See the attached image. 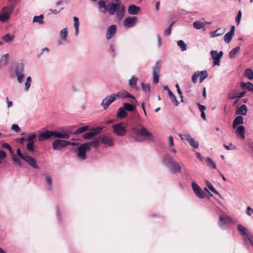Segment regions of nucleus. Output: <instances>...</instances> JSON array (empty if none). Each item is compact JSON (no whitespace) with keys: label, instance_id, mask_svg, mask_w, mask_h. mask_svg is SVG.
Masks as SVG:
<instances>
[{"label":"nucleus","instance_id":"1","mask_svg":"<svg viewBox=\"0 0 253 253\" xmlns=\"http://www.w3.org/2000/svg\"><path fill=\"white\" fill-rule=\"evenodd\" d=\"M131 135L135 141H141L142 137L151 141L154 140V136L145 129V127H142L141 130L138 129V127H132Z\"/></svg>","mask_w":253,"mask_h":253},{"label":"nucleus","instance_id":"2","mask_svg":"<svg viewBox=\"0 0 253 253\" xmlns=\"http://www.w3.org/2000/svg\"><path fill=\"white\" fill-rule=\"evenodd\" d=\"M14 5L10 4L3 7L0 11V22L6 23L9 20L14 10Z\"/></svg>","mask_w":253,"mask_h":253},{"label":"nucleus","instance_id":"3","mask_svg":"<svg viewBox=\"0 0 253 253\" xmlns=\"http://www.w3.org/2000/svg\"><path fill=\"white\" fill-rule=\"evenodd\" d=\"M52 148L54 150H60L68 145H76V143L71 142L69 141L57 139L52 142Z\"/></svg>","mask_w":253,"mask_h":253},{"label":"nucleus","instance_id":"4","mask_svg":"<svg viewBox=\"0 0 253 253\" xmlns=\"http://www.w3.org/2000/svg\"><path fill=\"white\" fill-rule=\"evenodd\" d=\"M24 70V65L22 63H18L15 68V75L19 84L23 82L25 78Z\"/></svg>","mask_w":253,"mask_h":253},{"label":"nucleus","instance_id":"5","mask_svg":"<svg viewBox=\"0 0 253 253\" xmlns=\"http://www.w3.org/2000/svg\"><path fill=\"white\" fill-rule=\"evenodd\" d=\"M88 145V143H84L78 147L77 156L81 160H84L86 159L85 153L90 151Z\"/></svg>","mask_w":253,"mask_h":253},{"label":"nucleus","instance_id":"6","mask_svg":"<svg viewBox=\"0 0 253 253\" xmlns=\"http://www.w3.org/2000/svg\"><path fill=\"white\" fill-rule=\"evenodd\" d=\"M161 61L158 60L156 63L153 70V82L155 84H157L159 81V76L161 67Z\"/></svg>","mask_w":253,"mask_h":253},{"label":"nucleus","instance_id":"7","mask_svg":"<svg viewBox=\"0 0 253 253\" xmlns=\"http://www.w3.org/2000/svg\"><path fill=\"white\" fill-rule=\"evenodd\" d=\"M208 76L207 71L203 70L202 71H197L195 72L192 76V82L194 84H196L197 82L198 78H200V83H201L203 81L206 79Z\"/></svg>","mask_w":253,"mask_h":253},{"label":"nucleus","instance_id":"8","mask_svg":"<svg viewBox=\"0 0 253 253\" xmlns=\"http://www.w3.org/2000/svg\"><path fill=\"white\" fill-rule=\"evenodd\" d=\"M117 99L115 93L111 94L110 95L107 96L102 101L101 105L104 109H107L109 105Z\"/></svg>","mask_w":253,"mask_h":253},{"label":"nucleus","instance_id":"9","mask_svg":"<svg viewBox=\"0 0 253 253\" xmlns=\"http://www.w3.org/2000/svg\"><path fill=\"white\" fill-rule=\"evenodd\" d=\"M169 162L170 169L172 172L176 173L181 171V168L180 164L175 161H173L172 158L170 156L168 157Z\"/></svg>","mask_w":253,"mask_h":253},{"label":"nucleus","instance_id":"10","mask_svg":"<svg viewBox=\"0 0 253 253\" xmlns=\"http://www.w3.org/2000/svg\"><path fill=\"white\" fill-rule=\"evenodd\" d=\"M115 95L116 96V98H126L129 97L132 99V100L130 101L131 103H137V101L135 99V97L125 90H124L122 91H120L117 93H115Z\"/></svg>","mask_w":253,"mask_h":253},{"label":"nucleus","instance_id":"11","mask_svg":"<svg viewBox=\"0 0 253 253\" xmlns=\"http://www.w3.org/2000/svg\"><path fill=\"white\" fill-rule=\"evenodd\" d=\"M103 127H95L91 129L90 131L84 134L83 137L85 139H90L94 136L99 133L102 130Z\"/></svg>","mask_w":253,"mask_h":253},{"label":"nucleus","instance_id":"12","mask_svg":"<svg viewBox=\"0 0 253 253\" xmlns=\"http://www.w3.org/2000/svg\"><path fill=\"white\" fill-rule=\"evenodd\" d=\"M137 18L136 16L128 17L123 22L124 26L126 28L133 27L137 22Z\"/></svg>","mask_w":253,"mask_h":253},{"label":"nucleus","instance_id":"13","mask_svg":"<svg viewBox=\"0 0 253 253\" xmlns=\"http://www.w3.org/2000/svg\"><path fill=\"white\" fill-rule=\"evenodd\" d=\"M101 142L106 147H111L114 145L113 139L109 135L103 136L101 138Z\"/></svg>","mask_w":253,"mask_h":253},{"label":"nucleus","instance_id":"14","mask_svg":"<svg viewBox=\"0 0 253 253\" xmlns=\"http://www.w3.org/2000/svg\"><path fill=\"white\" fill-rule=\"evenodd\" d=\"M211 54L213 60V66L219 65L221 57V51L217 53L216 50H212L211 52Z\"/></svg>","mask_w":253,"mask_h":253},{"label":"nucleus","instance_id":"15","mask_svg":"<svg viewBox=\"0 0 253 253\" xmlns=\"http://www.w3.org/2000/svg\"><path fill=\"white\" fill-rule=\"evenodd\" d=\"M192 188L195 194L200 198L203 199L205 195L201 187L195 183H192Z\"/></svg>","mask_w":253,"mask_h":253},{"label":"nucleus","instance_id":"16","mask_svg":"<svg viewBox=\"0 0 253 253\" xmlns=\"http://www.w3.org/2000/svg\"><path fill=\"white\" fill-rule=\"evenodd\" d=\"M237 228L238 231L240 232V233L242 235L245 236L246 237V238L249 240L250 243L251 244H253L251 239V236L250 233H249L248 230L246 227H245L244 226L241 224H239L238 225Z\"/></svg>","mask_w":253,"mask_h":253},{"label":"nucleus","instance_id":"17","mask_svg":"<svg viewBox=\"0 0 253 253\" xmlns=\"http://www.w3.org/2000/svg\"><path fill=\"white\" fill-rule=\"evenodd\" d=\"M53 131L47 130L45 132L41 133L38 137L39 140L42 141L43 140L49 139L53 136Z\"/></svg>","mask_w":253,"mask_h":253},{"label":"nucleus","instance_id":"18","mask_svg":"<svg viewBox=\"0 0 253 253\" xmlns=\"http://www.w3.org/2000/svg\"><path fill=\"white\" fill-rule=\"evenodd\" d=\"M236 223V220L227 215L222 214V226H229Z\"/></svg>","mask_w":253,"mask_h":253},{"label":"nucleus","instance_id":"19","mask_svg":"<svg viewBox=\"0 0 253 253\" xmlns=\"http://www.w3.org/2000/svg\"><path fill=\"white\" fill-rule=\"evenodd\" d=\"M116 32V27L115 25H112L108 27L107 30L106 39L109 40L112 38Z\"/></svg>","mask_w":253,"mask_h":253},{"label":"nucleus","instance_id":"20","mask_svg":"<svg viewBox=\"0 0 253 253\" xmlns=\"http://www.w3.org/2000/svg\"><path fill=\"white\" fill-rule=\"evenodd\" d=\"M235 27L234 26L231 27L230 31L226 33L224 36V40L225 42L229 43L232 40L234 34Z\"/></svg>","mask_w":253,"mask_h":253},{"label":"nucleus","instance_id":"21","mask_svg":"<svg viewBox=\"0 0 253 253\" xmlns=\"http://www.w3.org/2000/svg\"><path fill=\"white\" fill-rule=\"evenodd\" d=\"M24 160L33 168L36 169H39L36 161L32 157L26 155Z\"/></svg>","mask_w":253,"mask_h":253},{"label":"nucleus","instance_id":"22","mask_svg":"<svg viewBox=\"0 0 253 253\" xmlns=\"http://www.w3.org/2000/svg\"><path fill=\"white\" fill-rule=\"evenodd\" d=\"M53 136L56 138H63L68 139L70 138V135L68 133L64 132H57L53 131Z\"/></svg>","mask_w":253,"mask_h":253},{"label":"nucleus","instance_id":"23","mask_svg":"<svg viewBox=\"0 0 253 253\" xmlns=\"http://www.w3.org/2000/svg\"><path fill=\"white\" fill-rule=\"evenodd\" d=\"M120 6V3L118 2L116 3H112L109 8H108V11L111 15H114L117 10L119 8Z\"/></svg>","mask_w":253,"mask_h":253},{"label":"nucleus","instance_id":"24","mask_svg":"<svg viewBox=\"0 0 253 253\" xmlns=\"http://www.w3.org/2000/svg\"><path fill=\"white\" fill-rule=\"evenodd\" d=\"M140 10V7L134 4L130 5L128 8V12L131 15H136Z\"/></svg>","mask_w":253,"mask_h":253},{"label":"nucleus","instance_id":"25","mask_svg":"<svg viewBox=\"0 0 253 253\" xmlns=\"http://www.w3.org/2000/svg\"><path fill=\"white\" fill-rule=\"evenodd\" d=\"M113 132L119 136H123L126 133V127H113Z\"/></svg>","mask_w":253,"mask_h":253},{"label":"nucleus","instance_id":"26","mask_svg":"<svg viewBox=\"0 0 253 253\" xmlns=\"http://www.w3.org/2000/svg\"><path fill=\"white\" fill-rule=\"evenodd\" d=\"M236 112L237 114L246 115L248 112L247 106L245 104L242 105L240 107L237 108Z\"/></svg>","mask_w":253,"mask_h":253},{"label":"nucleus","instance_id":"27","mask_svg":"<svg viewBox=\"0 0 253 253\" xmlns=\"http://www.w3.org/2000/svg\"><path fill=\"white\" fill-rule=\"evenodd\" d=\"M135 103L129 104L128 103H124L123 104V107L125 108V110L132 112L135 110L136 108V104Z\"/></svg>","mask_w":253,"mask_h":253},{"label":"nucleus","instance_id":"28","mask_svg":"<svg viewBox=\"0 0 253 253\" xmlns=\"http://www.w3.org/2000/svg\"><path fill=\"white\" fill-rule=\"evenodd\" d=\"M127 115V112L126 111L125 108L123 107H121L119 108L117 114V116L118 118L122 119L124 118Z\"/></svg>","mask_w":253,"mask_h":253},{"label":"nucleus","instance_id":"29","mask_svg":"<svg viewBox=\"0 0 253 253\" xmlns=\"http://www.w3.org/2000/svg\"><path fill=\"white\" fill-rule=\"evenodd\" d=\"M240 85L242 87L246 88L248 91L253 92V84L251 82H242Z\"/></svg>","mask_w":253,"mask_h":253},{"label":"nucleus","instance_id":"30","mask_svg":"<svg viewBox=\"0 0 253 253\" xmlns=\"http://www.w3.org/2000/svg\"><path fill=\"white\" fill-rule=\"evenodd\" d=\"M98 7L100 9V11L102 13H105L107 10V8L106 7L105 2L104 0H100L98 2Z\"/></svg>","mask_w":253,"mask_h":253},{"label":"nucleus","instance_id":"31","mask_svg":"<svg viewBox=\"0 0 253 253\" xmlns=\"http://www.w3.org/2000/svg\"><path fill=\"white\" fill-rule=\"evenodd\" d=\"M244 76L250 80L253 79V71L250 68L246 69L244 71Z\"/></svg>","mask_w":253,"mask_h":253},{"label":"nucleus","instance_id":"32","mask_svg":"<svg viewBox=\"0 0 253 253\" xmlns=\"http://www.w3.org/2000/svg\"><path fill=\"white\" fill-rule=\"evenodd\" d=\"M14 39V36L13 35L7 33L5 34L4 36H3L2 38V39L3 40L4 42H9L13 40Z\"/></svg>","mask_w":253,"mask_h":253},{"label":"nucleus","instance_id":"33","mask_svg":"<svg viewBox=\"0 0 253 253\" xmlns=\"http://www.w3.org/2000/svg\"><path fill=\"white\" fill-rule=\"evenodd\" d=\"M243 123V118L241 116L236 117L233 123L232 126H237L238 125L242 124Z\"/></svg>","mask_w":253,"mask_h":253},{"label":"nucleus","instance_id":"34","mask_svg":"<svg viewBox=\"0 0 253 253\" xmlns=\"http://www.w3.org/2000/svg\"><path fill=\"white\" fill-rule=\"evenodd\" d=\"M43 16L41 14L39 16H35L33 19V22H37L40 24H43L44 23Z\"/></svg>","mask_w":253,"mask_h":253},{"label":"nucleus","instance_id":"35","mask_svg":"<svg viewBox=\"0 0 253 253\" xmlns=\"http://www.w3.org/2000/svg\"><path fill=\"white\" fill-rule=\"evenodd\" d=\"M245 127H237L236 133L240 136L242 139H245Z\"/></svg>","mask_w":253,"mask_h":253},{"label":"nucleus","instance_id":"36","mask_svg":"<svg viewBox=\"0 0 253 253\" xmlns=\"http://www.w3.org/2000/svg\"><path fill=\"white\" fill-rule=\"evenodd\" d=\"M168 94L171 99L172 102L175 103L176 106H178L179 104V102L177 100L175 95L172 92L171 90H169Z\"/></svg>","mask_w":253,"mask_h":253},{"label":"nucleus","instance_id":"37","mask_svg":"<svg viewBox=\"0 0 253 253\" xmlns=\"http://www.w3.org/2000/svg\"><path fill=\"white\" fill-rule=\"evenodd\" d=\"M124 15V6H122L117 11L116 15L118 19H121Z\"/></svg>","mask_w":253,"mask_h":253},{"label":"nucleus","instance_id":"38","mask_svg":"<svg viewBox=\"0 0 253 253\" xmlns=\"http://www.w3.org/2000/svg\"><path fill=\"white\" fill-rule=\"evenodd\" d=\"M32 82V78L30 76L27 78L26 81L25 83V88L24 90L26 91H28L30 87Z\"/></svg>","mask_w":253,"mask_h":253},{"label":"nucleus","instance_id":"39","mask_svg":"<svg viewBox=\"0 0 253 253\" xmlns=\"http://www.w3.org/2000/svg\"><path fill=\"white\" fill-rule=\"evenodd\" d=\"M177 44V45L181 48L182 51L186 50L187 45L183 40L178 41Z\"/></svg>","mask_w":253,"mask_h":253},{"label":"nucleus","instance_id":"40","mask_svg":"<svg viewBox=\"0 0 253 253\" xmlns=\"http://www.w3.org/2000/svg\"><path fill=\"white\" fill-rule=\"evenodd\" d=\"M138 78L132 76L131 78L129 80L128 84L131 87H135L136 86V83L138 81Z\"/></svg>","mask_w":253,"mask_h":253},{"label":"nucleus","instance_id":"41","mask_svg":"<svg viewBox=\"0 0 253 253\" xmlns=\"http://www.w3.org/2000/svg\"><path fill=\"white\" fill-rule=\"evenodd\" d=\"M228 97L229 99H233L238 98V92L235 90H232L228 93Z\"/></svg>","mask_w":253,"mask_h":253},{"label":"nucleus","instance_id":"42","mask_svg":"<svg viewBox=\"0 0 253 253\" xmlns=\"http://www.w3.org/2000/svg\"><path fill=\"white\" fill-rule=\"evenodd\" d=\"M206 162L207 163L208 166L212 169L216 168V164L210 158H207L206 160Z\"/></svg>","mask_w":253,"mask_h":253},{"label":"nucleus","instance_id":"43","mask_svg":"<svg viewBox=\"0 0 253 253\" xmlns=\"http://www.w3.org/2000/svg\"><path fill=\"white\" fill-rule=\"evenodd\" d=\"M240 47H236L232 49L229 52V56L230 58H233L235 56L236 54L239 51Z\"/></svg>","mask_w":253,"mask_h":253},{"label":"nucleus","instance_id":"44","mask_svg":"<svg viewBox=\"0 0 253 253\" xmlns=\"http://www.w3.org/2000/svg\"><path fill=\"white\" fill-rule=\"evenodd\" d=\"M9 54L8 53L3 55L0 58V62H1L3 65H6L8 62V58Z\"/></svg>","mask_w":253,"mask_h":253},{"label":"nucleus","instance_id":"45","mask_svg":"<svg viewBox=\"0 0 253 253\" xmlns=\"http://www.w3.org/2000/svg\"><path fill=\"white\" fill-rule=\"evenodd\" d=\"M68 32L67 29L64 28L61 30L60 33V36L61 39L63 40H66L67 37Z\"/></svg>","mask_w":253,"mask_h":253},{"label":"nucleus","instance_id":"46","mask_svg":"<svg viewBox=\"0 0 253 253\" xmlns=\"http://www.w3.org/2000/svg\"><path fill=\"white\" fill-rule=\"evenodd\" d=\"M193 26L197 29H201L204 27L205 24L200 21H196L194 22Z\"/></svg>","mask_w":253,"mask_h":253},{"label":"nucleus","instance_id":"47","mask_svg":"<svg viewBox=\"0 0 253 253\" xmlns=\"http://www.w3.org/2000/svg\"><path fill=\"white\" fill-rule=\"evenodd\" d=\"M86 143H88V148L89 150L90 149V147L93 146L94 147H97L99 145V142L98 140H94L89 142H86Z\"/></svg>","mask_w":253,"mask_h":253},{"label":"nucleus","instance_id":"48","mask_svg":"<svg viewBox=\"0 0 253 253\" xmlns=\"http://www.w3.org/2000/svg\"><path fill=\"white\" fill-rule=\"evenodd\" d=\"M45 179L46 182L48 186V190H50L51 189V185L52 183V180L51 178L48 175H46L45 177Z\"/></svg>","mask_w":253,"mask_h":253},{"label":"nucleus","instance_id":"49","mask_svg":"<svg viewBox=\"0 0 253 253\" xmlns=\"http://www.w3.org/2000/svg\"><path fill=\"white\" fill-rule=\"evenodd\" d=\"M141 87L142 89L146 92H149L150 91V86L148 84H145L144 83H142L141 84Z\"/></svg>","mask_w":253,"mask_h":253},{"label":"nucleus","instance_id":"50","mask_svg":"<svg viewBox=\"0 0 253 253\" xmlns=\"http://www.w3.org/2000/svg\"><path fill=\"white\" fill-rule=\"evenodd\" d=\"M190 145L195 149L198 148L199 147V143L196 141L194 138H192L189 142Z\"/></svg>","mask_w":253,"mask_h":253},{"label":"nucleus","instance_id":"51","mask_svg":"<svg viewBox=\"0 0 253 253\" xmlns=\"http://www.w3.org/2000/svg\"><path fill=\"white\" fill-rule=\"evenodd\" d=\"M27 149L29 152H33L34 151V142H30L27 144Z\"/></svg>","mask_w":253,"mask_h":253},{"label":"nucleus","instance_id":"52","mask_svg":"<svg viewBox=\"0 0 253 253\" xmlns=\"http://www.w3.org/2000/svg\"><path fill=\"white\" fill-rule=\"evenodd\" d=\"M174 21H173L168 27V28L165 31V34L166 36H169L170 35L172 30V26L174 23Z\"/></svg>","mask_w":253,"mask_h":253},{"label":"nucleus","instance_id":"53","mask_svg":"<svg viewBox=\"0 0 253 253\" xmlns=\"http://www.w3.org/2000/svg\"><path fill=\"white\" fill-rule=\"evenodd\" d=\"M179 136L180 137L182 140H185L189 142H190V140L192 138V137L189 134H179Z\"/></svg>","mask_w":253,"mask_h":253},{"label":"nucleus","instance_id":"54","mask_svg":"<svg viewBox=\"0 0 253 253\" xmlns=\"http://www.w3.org/2000/svg\"><path fill=\"white\" fill-rule=\"evenodd\" d=\"M207 184L209 188L214 193L219 194L216 189L214 188V187L212 185L211 183L209 182H207Z\"/></svg>","mask_w":253,"mask_h":253},{"label":"nucleus","instance_id":"55","mask_svg":"<svg viewBox=\"0 0 253 253\" xmlns=\"http://www.w3.org/2000/svg\"><path fill=\"white\" fill-rule=\"evenodd\" d=\"M224 147L228 150H234L236 149V146L231 143H230L229 145L224 144Z\"/></svg>","mask_w":253,"mask_h":253},{"label":"nucleus","instance_id":"56","mask_svg":"<svg viewBox=\"0 0 253 253\" xmlns=\"http://www.w3.org/2000/svg\"><path fill=\"white\" fill-rule=\"evenodd\" d=\"M241 17H242V12L241 10H239L238 11L237 15L236 16V21L237 23V24H239L241 19Z\"/></svg>","mask_w":253,"mask_h":253},{"label":"nucleus","instance_id":"57","mask_svg":"<svg viewBox=\"0 0 253 253\" xmlns=\"http://www.w3.org/2000/svg\"><path fill=\"white\" fill-rule=\"evenodd\" d=\"M2 147L3 148L6 149L9 151V152L12 153V149L10 145L7 143H4L2 144Z\"/></svg>","mask_w":253,"mask_h":253},{"label":"nucleus","instance_id":"58","mask_svg":"<svg viewBox=\"0 0 253 253\" xmlns=\"http://www.w3.org/2000/svg\"><path fill=\"white\" fill-rule=\"evenodd\" d=\"M6 157V153L2 150H0V163H2L1 160Z\"/></svg>","mask_w":253,"mask_h":253},{"label":"nucleus","instance_id":"59","mask_svg":"<svg viewBox=\"0 0 253 253\" xmlns=\"http://www.w3.org/2000/svg\"><path fill=\"white\" fill-rule=\"evenodd\" d=\"M73 20L74 22V28L79 27V22L78 18L77 17H74Z\"/></svg>","mask_w":253,"mask_h":253},{"label":"nucleus","instance_id":"60","mask_svg":"<svg viewBox=\"0 0 253 253\" xmlns=\"http://www.w3.org/2000/svg\"><path fill=\"white\" fill-rule=\"evenodd\" d=\"M197 105L198 106L200 111L201 112H204L206 109V107L203 105L201 104L200 103L197 102L196 103Z\"/></svg>","mask_w":253,"mask_h":253},{"label":"nucleus","instance_id":"61","mask_svg":"<svg viewBox=\"0 0 253 253\" xmlns=\"http://www.w3.org/2000/svg\"><path fill=\"white\" fill-rule=\"evenodd\" d=\"M16 153H17V155L19 157H20L22 159H23V160L25 159L26 155L22 154V153H21L20 149H18L17 150Z\"/></svg>","mask_w":253,"mask_h":253},{"label":"nucleus","instance_id":"62","mask_svg":"<svg viewBox=\"0 0 253 253\" xmlns=\"http://www.w3.org/2000/svg\"><path fill=\"white\" fill-rule=\"evenodd\" d=\"M13 160L18 165H21V160L19 158L16 157L15 156H13Z\"/></svg>","mask_w":253,"mask_h":253},{"label":"nucleus","instance_id":"63","mask_svg":"<svg viewBox=\"0 0 253 253\" xmlns=\"http://www.w3.org/2000/svg\"><path fill=\"white\" fill-rule=\"evenodd\" d=\"M36 137V135L35 134H33L30 136H28V137L27 139V141L28 142H33V140H34Z\"/></svg>","mask_w":253,"mask_h":253},{"label":"nucleus","instance_id":"64","mask_svg":"<svg viewBox=\"0 0 253 253\" xmlns=\"http://www.w3.org/2000/svg\"><path fill=\"white\" fill-rule=\"evenodd\" d=\"M246 213L248 215H251L252 213H253V209H252L250 206H248L247 208Z\"/></svg>","mask_w":253,"mask_h":253}]
</instances>
